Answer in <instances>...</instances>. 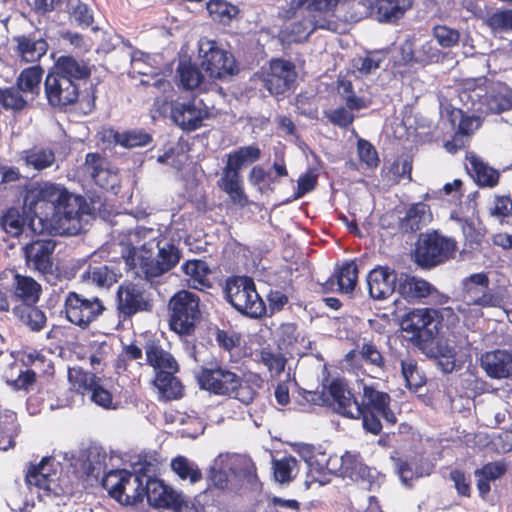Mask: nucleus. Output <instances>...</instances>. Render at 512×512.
I'll return each mask as SVG.
<instances>
[{
	"label": "nucleus",
	"mask_w": 512,
	"mask_h": 512,
	"mask_svg": "<svg viewBox=\"0 0 512 512\" xmlns=\"http://www.w3.org/2000/svg\"><path fill=\"white\" fill-rule=\"evenodd\" d=\"M23 208L41 224L39 233L76 235L82 230L86 201L68 189L50 181L25 186Z\"/></svg>",
	"instance_id": "nucleus-1"
},
{
	"label": "nucleus",
	"mask_w": 512,
	"mask_h": 512,
	"mask_svg": "<svg viewBox=\"0 0 512 512\" xmlns=\"http://www.w3.org/2000/svg\"><path fill=\"white\" fill-rule=\"evenodd\" d=\"M92 66L71 55L57 58L48 71L44 86L46 96H95L98 82L91 79Z\"/></svg>",
	"instance_id": "nucleus-2"
},
{
	"label": "nucleus",
	"mask_w": 512,
	"mask_h": 512,
	"mask_svg": "<svg viewBox=\"0 0 512 512\" xmlns=\"http://www.w3.org/2000/svg\"><path fill=\"white\" fill-rule=\"evenodd\" d=\"M197 383L202 390L217 396H227L244 404L253 402L258 392L236 372L221 363L201 366Z\"/></svg>",
	"instance_id": "nucleus-3"
},
{
	"label": "nucleus",
	"mask_w": 512,
	"mask_h": 512,
	"mask_svg": "<svg viewBox=\"0 0 512 512\" xmlns=\"http://www.w3.org/2000/svg\"><path fill=\"white\" fill-rule=\"evenodd\" d=\"M358 408L354 409L356 419H361L362 427L366 433L378 436L383 429L381 419L388 424L395 425L397 417L391 408V396L377 388L376 384L361 383Z\"/></svg>",
	"instance_id": "nucleus-4"
},
{
	"label": "nucleus",
	"mask_w": 512,
	"mask_h": 512,
	"mask_svg": "<svg viewBox=\"0 0 512 512\" xmlns=\"http://www.w3.org/2000/svg\"><path fill=\"white\" fill-rule=\"evenodd\" d=\"M339 0H291L296 9L305 8L307 15L288 27L287 35L293 42H302L317 29L334 31L337 23L332 20Z\"/></svg>",
	"instance_id": "nucleus-5"
},
{
	"label": "nucleus",
	"mask_w": 512,
	"mask_h": 512,
	"mask_svg": "<svg viewBox=\"0 0 512 512\" xmlns=\"http://www.w3.org/2000/svg\"><path fill=\"white\" fill-rule=\"evenodd\" d=\"M152 243H145L140 253L136 249L129 250L126 263L131 268L139 267L146 280H153L171 271L181 259V251L172 241L158 239L156 241L157 253L154 256L152 249L148 248Z\"/></svg>",
	"instance_id": "nucleus-6"
},
{
	"label": "nucleus",
	"mask_w": 512,
	"mask_h": 512,
	"mask_svg": "<svg viewBox=\"0 0 512 512\" xmlns=\"http://www.w3.org/2000/svg\"><path fill=\"white\" fill-rule=\"evenodd\" d=\"M442 321L443 316L437 309L414 308L403 316L401 329L415 347L428 353L433 349Z\"/></svg>",
	"instance_id": "nucleus-7"
},
{
	"label": "nucleus",
	"mask_w": 512,
	"mask_h": 512,
	"mask_svg": "<svg viewBox=\"0 0 512 512\" xmlns=\"http://www.w3.org/2000/svg\"><path fill=\"white\" fill-rule=\"evenodd\" d=\"M457 249L458 244L455 238L432 229L419 235L413 255L419 267L431 269L453 259Z\"/></svg>",
	"instance_id": "nucleus-8"
},
{
	"label": "nucleus",
	"mask_w": 512,
	"mask_h": 512,
	"mask_svg": "<svg viewBox=\"0 0 512 512\" xmlns=\"http://www.w3.org/2000/svg\"><path fill=\"white\" fill-rule=\"evenodd\" d=\"M169 328L180 336H191L195 333L202 314L200 298L188 290L176 292L168 302Z\"/></svg>",
	"instance_id": "nucleus-9"
},
{
	"label": "nucleus",
	"mask_w": 512,
	"mask_h": 512,
	"mask_svg": "<svg viewBox=\"0 0 512 512\" xmlns=\"http://www.w3.org/2000/svg\"><path fill=\"white\" fill-rule=\"evenodd\" d=\"M106 310L107 307L99 296L69 291L64 298L62 313L72 325L87 330L99 321Z\"/></svg>",
	"instance_id": "nucleus-10"
},
{
	"label": "nucleus",
	"mask_w": 512,
	"mask_h": 512,
	"mask_svg": "<svg viewBox=\"0 0 512 512\" xmlns=\"http://www.w3.org/2000/svg\"><path fill=\"white\" fill-rule=\"evenodd\" d=\"M115 306L120 321L130 320L139 313H150L154 308L151 288L142 281L124 280L117 287Z\"/></svg>",
	"instance_id": "nucleus-11"
},
{
	"label": "nucleus",
	"mask_w": 512,
	"mask_h": 512,
	"mask_svg": "<svg viewBox=\"0 0 512 512\" xmlns=\"http://www.w3.org/2000/svg\"><path fill=\"white\" fill-rule=\"evenodd\" d=\"M144 477L145 473L111 470L102 479V486L120 504L134 505L143 501Z\"/></svg>",
	"instance_id": "nucleus-12"
},
{
	"label": "nucleus",
	"mask_w": 512,
	"mask_h": 512,
	"mask_svg": "<svg viewBox=\"0 0 512 512\" xmlns=\"http://www.w3.org/2000/svg\"><path fill=\"white\" fill-rule=\"evenodd\" d=\"M200 57L202 69L211 78L224 79L238 73L234 56L215 41H207L201 45Z\"/></svg>",
	"instance_id": "nucleus-13"
},
{
	"label": "nucleus",
	"mask_w": 512,
	"mask_h": 512,
	"mask_svg": "<svg viewBox=\"0 0 512 512\" xmlns=\"http://www.w3.org/2000/svg\"><path fill=\"white\" fill-rule=\"evenodd\" d=\"M18 360L24 366L25 374H29L28 386L30 392L34 390L39 379L50 380L55 374V366L51 358L43 349L31 346L20 348Z\"/></svg>",
	"instance_id": "nucleus-14"
},
{
	"label": "nucleus",
	"mask_w": 512,
	"mask_h": 512,
	"mask_svg": "<svg viewBox=\"0 0 512 512\" xmlns=\"http://www.w3.org/2000/svg\"><path fill=\"white\" fill-rule=\"evenodd\" d=\"M297 79L295 65L284 59H272L263 82L272 95H280L294 87Z\"/></svg>",
	"instance_id": "nucleus-15"
},
{
	"label": "nucleus",
	"mask_w": 512,
	"mask_h": 512,
	"mask_svg": "<svg viewBox=\"0 0 512 512\" xmlns=\"http://www.w3.org/2000/svg\"><path fill=\"white\" fill-rule=\"evenodd\" d=\"M490 279L485 272L471 274L462 280V290L468 303L480 307H496L499 297L489 290Z\"/></svg>",
	"instance_id": "nucleus-16"
},
{
	"label": "nucleus",
	"mask_w": 512,
	"mask_h": 512,
	"mask_svg": "<svg viewBox=\"0 0 512 512\" xmlns=\"http://www.w3.org/2000/svg\"><path fill=\"white\" fill-rule=\"evenodd\" d=\"M171 117L181 129L190 132L202 127L203 121L209 117V110L202 99L190 98L185 103L174 105Z\"/></svg>",
	"instance_id": "nucleus-17"
},
{
	"label": "nucleus",
	"mask_w": 512,
	"mask_h": 512,
	"mask_svg": "<svg viewBox=\"0 0 512 512\" xmlns=\"http://www.w3.org/2000/svg\"><path fill=\"white\" fill-rule=\"evenodd\" d=\"M341 477L366 484L371 489L373 486L379 485L381 474L375 468L363 463L360 454H352L347 451L342 455Z\"/></svg>",
	"instance_id": "nucleus-18"
},
{
	"label": "nucleus",
	"mask_w": 512,
	"mask_h": 512,
	"mask_svg": "<svg viewBox=\"0 0 512 512\" xmlns=\"http://www.w3.org/2000/svg\"><path fill=\"white\" fill-rule=\"evenodd\" d=\"M294 451L297 452L308 465L307 481L311 483L317 482L321 485L330 482V478L325 477V474H323L324 467L328 465L327 461L329 460L328 454L325 451H321L319 448L308 443L295 444Z\"/></svg>",
	"instance_id": "nucleus-19"
},
{
	"label": "nucleus",
	"mask_w": 512,
	"mask_h": 512,
	"mask_svg": "<svg viewBox=\"0 0 512 512\" xmlns=\"http://www.w3.org/2000/svg\"><path fill=\"white\" fill-rule=\"evenodd\" d=\"M14 54L21 62L37 63L48 51V42L35 32L13 36Z\"/></svg>",
	"instance_id": "nucleus-20"
},
{
	"label": "nucleus",
	"mask_w": 512,
	"mask_h": 512,
	"mask_svg": "<svg viewBox=\"0 0 512 512\" xmlns=\"http://www.w3.org/2000/svg\"><path fill=\"white\" fill-rule=\"evenodd\" d=\"M396 271L389 266H376L367 275L368 291L371 298L384 300L396 291Z\"/></svg>",
	"instance_id": "nucleus-21"
},
{
	"label": "nucleus",
	"mask_w": 512,
	"mask_h": 512,
	"mask_svg": "<svg viewBox=\"0 0 512 512\" xmlns=\"http://www.w3.org/2000/svg\"><path fill=\"white\" fill-rule=\"evenodd\" d=\"M51 457H43L38 464H31L25 475V482L31 489L35 487L38 492L43 491L44 495L58 494L56 492V474L50 467Z\"/></svg>",
	"instance_id": "nucleus-22"
},
{
	"label": "nucleus",
	"mask_w": 512,
	"mask_h": 512,
	"mask_svg": "<svg viewBox=\"0 0 512 512\" xmlns=\"http://www.w3.org/2000/svg\"><path fill=\"white\" fill-rule=\"evenodd\" d=\"M56 244L51 239H38L24 247L25 258L34 270L48 274L52 272V254Z\"/></svg>",
	"instance_id": "nucleus-23"
},
{
	"label": "nucleus",
	"mask_w": 512,
	"mask_h": 512,
	"mask_svg": "<svg viewBox=\"0 0 512 512\" xmlns=\"http://www.w3.org/2000/svg\"><path fill=\"white\" fill-rule=\"evenodd\" d=\"M371 13L380 23L397 24L412 8L414 0H368Z\"/></svg>",
	"instance_id": "nucleus-24"
},
{
	"label": "nucleus",
	"mask_w": 512,
	"mask_h": 512,
	"mask_svg": "<svg viewBox=\"0 0 512 512\" xmlns=\"http://www.w3.org/2000/svg\"><path fill=\"white\" fill-rule=\"evenodd\" d=\"M432 221L430 206L424 202L411 204L405 215L399 218L398 229L403 234H411L420 230Z\"/></svg>",
	"instance_id": "nucleus-25"
},
{
	"label": "nucleus",
	"mask_w": 512,
	"mask_h": 512,
	"mask_svg": "<svg viewBox=\"0 0 512 512\" xmlns=\"http://www.w3.org/2000/svg\"><path fill=\"white\" fill-rule=\"evenodd\" d=\"M146 364L151 366L155 374L160 371H179L180 367L175 357L165 350L160 342L149 339L144 345Z\"/></svg>",
	"instance_id": "nucleus-26"
},
{
	"label": "nucleus",
	"mask_w": 512,
	"mask_h": 512,
	"mask_svg": "<svg viewBox=\"0 0 512 512\" xmlns=\"http://www.w3.org/2000/svg\"><path fill=\"white\" fill-rule=\"evenodd\" d=\"M328 390L336 411L346 418L356 419L354 409L358 408L359 397H356L347 385L338 379L332 380Z\"/></svg>",
	"instance_id": "nucleus-27"
},
{
	"label": "nucleus",
	"mask_w": 512,
	"mask_h": 512,
	"mask_svg": "<svg viewBox=\"0 0 512 512\" xmlns=\"http://www.w3.org/2000/svg\"><path fill=\"white\" fill-rule=\"evenodd\" d=\"M107 160L99 153H88L85 157V169L94 182L103 189H113L117 174L107 168Z\"/></svg>",
	"instance_id": "nucleus-28"
},
{
	"label": "nucleus",
	"mask_w": 512,
	"mask_h": 512,
	"mask_svg": "<svg viewBox=\"0 0 512 512\" xmlns=\"http://www.w3.org/2000/svg\"><path fill=\"white\" fill-rule=\"evenodd\" d=\"M401 51L406 62L422 66L438 62L440 58V51L432 41H426L420 46H416L413 40H406L401 47Z\"/></svg>",
	"instance_id": "nucleus-29"
},
{
	"label": "nucleus",
	"mask_w": 512,
	"mask_h": 512,
	"mask_svg": "<svg viewBox=\"0 0 512 512\" xmlns=\"http://www.w3.org/2000/svg\"><path fill=\"white\" fill-rule=\"evenodd\" d=\"M219 188L229 195L231 201L240 207H246L249 204L248 196L245 194L242 178L239 171L227 165L222 170V175L218 180Z\"/></svg>",
	"instance_id": "nucleus-30"
},
{
	"label": "nucleus",
	"mask_w": 512,
	"mask_h": 512,
	"mask_svg": "<svg viewBox=\"0 0 512 512\" xmlns=\"http://www.w3.org/2000/svg\"><path fill=\"white\" fill-rule=\"evenodd\" d=\"M481 366L492 378H507L512 374V354L500 349L486 352L481 357Z\"/></svg>",
	"instance_id": "nucleus-31"
},
{
	"label": "nucleus",
	"mask_w": 512,
	"mask_h": 512,
	"mask_svg": "<svg viewBox=\"0 0 512 512\" xmlns=\"http://www.w3.org/2000/svg\"><path fill=\"white\" fill-rule=\"evenodd\" d=\"M508 471V463L504 460L488 462L474 471L476 487L480 497L485 498L491 491L490 483L501 479Z\"/></svg>",
	"instance_id": "nucleus-32"
},
{
	"label": "nucleus",
	"mask_w": 512,
	"mask_h": 512,
	"mask_svg": "<svg viewBox=\"0 0 512 512\" xmlns=\"http://www.w3.org/2000/svg\"><path fill=\"white\" fill-rule=\"evenodd\" d=\"M19 354L20 349L10 352L13 360L3 368L1 377L12 390L29 393L28 380L30 375L25 374L24 366L18 360Z\"/></svg>",
	"instance_id": "nucleus-33"
},
{
	"label": "nucleus",
	"mask_w": 512,
	"mask_h": 512,
	"mask_svg": "<svg viewBox=\"0 0 512 512\" xmlns=\"http://www.w3.org/2000/svg\"><path fill=\"white\" fill-rule=\"evenodd\" d=\"M181 269L186 276L189 287L199 291L212 287L209 279L211 270L206 261L201 259L187 260L182 264Z\"/></svg>",
	"instance_id": "nucleus-34"
},
{
	"label": "nucleus",
	"mask_w": 512,
	"mask_h": 512,
	"mask_svg": "<svg viewBox=\"0 0 512 512\" xmlns=\"http://www.w3.org/2000/svg\"><path fill=\"white\" fill-rule=\"evenodd\" d=\"M396 290L405 300L413 301L428 297L432 293L433 286L424 279L408 274H400L397 279Z\"/></svg>",
	"instance_id": "nucleus-35"
},
{
	"label": "nucleus",
	"mask_w": 512,
	"mask_h": 512,
	"mask_svg": "<svg viewBox=\"0 0 512 512\" xmlns=\"http://www.w3.org/2000/svg\"><path fill=\"white\" fill-rule=\"evenodd\" d=\"M466 169L481 186L494 187L499 181V172L489 167L480 157L470 152L466 155Z\"/></svg>",
	"instance_id": "nucleus-36"
},
{
	"label": "nucleus",
	"mask_w": 512,
	"mask_h": 512,
	"mask_svg": "<svg viewBox=\"0 0 512 512\" xmlns=\"http://www.w3.org/2000/svg\"><path fill=\"white\" fill-rule=\"evenodd\" d=\"M36 304L37 303H19L13 308L15 318L33 332L43 330L47 323V317L44 311Z\"/></svg>",
	"instance_id": "nucleus-37"
},
{
	"label": "nucleus",
	"mask_w": 512,
	"mask_h": 512,
	"mask_svg": "<svg viewBox=\"0 0 512 512\" xmlns=\"http://www.w3.org/2000/svg\"><path fill=\"white\" fill-rule=\"evenodd\" d=\"M20 433V424L16 412L0 410V450L7 451L15 447V438Z\"/></svg>",
	"instance_id": "nucleus-38"
},
{
	"label": "nucleus",
	"mask_w": 512,
	"mask_h": 512,
	"mask_svg": "<svg viewBox=\"0 0 512 512\" xmlns=\"http://www.w3.org/2000/svg\"><path fill=\"white\" fill-rule=\"evenodd\" d=\"M41 285L32 277L14 273L13 294L20 303H38Z\"/></svg>",
	"instance_id": "nucleus-39"
},
{
	"label": "nucleus",
	"mask_w": 512,
	"mask_h": 512,
	"mask_svg": "<svg viewBox=\"0 0 512 512\" xmlns=\"http://www.w3.org/2000/svg\"><path fill=\"white\" fill-rule=\"evenodd\" d=\"M179 371H160L155 374L154 385L159 393L168 400L179 399L183 396V385L176 374Z\"/></svg>",
	"instance_id": "nucleus-40"
},
{
	"label": "nucleus",
	"mask_w": 512,
	"mask_h": 512,
	"mask_svg": "<svg viewBox=\"0 0 512 512\" xmlns=\"http://www.w3.org/2000/svg\"><path fill=\"white\" fill-rule=\"evenodd\" d=\"M256 289L252 278L248 276L233 277L226 281L225 294L228 302L236 309L242 306V300L250 290Z\"/></svg>",
	"instance_id": "nucleus-41"
},
{
	"label": "nucleus",
	"mask_w": 512,
	"mask_h": 512,
	"mask_svg": "<svg viewBox=\"0 0 512 512\" xmlns=\"http://www.w3.org/2000/svg\"><path fill=\"white\" fill-rule=\"evenodd\" d=\"M358 265L356 260L345 261L333 273L337 282V292L343 294L352 293L358 282Z\"/></svg>",
	"instance_id": "nucleus-42"
},
{
	"label": "nucleus",
	"mask_w": 512,
	"mask_h": 512,
	"mask_svg": "<svg viewBox=\"0 0 512 512\" xmlns=\"http://www.w3.org/2000/svg\"><path fill=\"white\" fill-rule=\"evenodd\" d=\"M257 362L265 366L272 378L279 377L285 370L287 358L279 349L273 350L271 347H263L258 352Z\"/></svg>",
	"instance_id": "nucleus-43"
},
{
	"label": "nucleus",
	"mask_w": 512,
	"mask_h": 512,
	"mask_svg": "<svg viewBox=\"0 0 512 512\" xmlns=\"http://www.w3.org/2000/svg\"><path fill=\"white\" fill-rule=\"evenodd\" d=\"M261 150L257 145L239 147L227 155L226 165L239 171L249 164L259 160Z\"/></svg>",
	"instance_id": "nucleus-44"
},
{
	"label": "nucleus",
	"mask_w": 512,
	"mask_h": 512,
	"mask_svg": "<svg viewBox=\"0 0 512 512\" xmlns=\"http://www.w3.org/2000/svg\"><path fill=\"white\" fill-rule=\"evenodd\" d=\"M44 69L40 65L24 68L17 77L16 84L24 93L38 94Z\"/></svg>",
	"instance_id": "nucleus-45"
},
{
	"label": "nucleus",
	"mask_w": 512,
	"mask_h": 512,
	"mask_svg": "<svg viewBox=\"0 0 512 512\" xmlns=\"http://www.w3.org/2000/svg\"><path fill=\"white\" fill-rule=\"evenodd\" d=\"M180 85L185 90H194L200 86L204 76L200 69L191 61H181L177 67Z\"/></svg>",
	"instance_id": "nucleus-46"
},
{
	"label": "nucleus",
	"mask_w": 512,
	"mask_h": 512,
	"mask_svg": "<svg viewBox=\"0 0 512 512\" xmlns=\"http://www.w3.org/2000/svg\"><path fill=\"white\" fill-rule=\"evenodd\" d=\"M109 133L114 143L119 144L124 148L142 147L148 145L152 141L150 134L142 130H130L122 133L110 130Z\"/></svg>",
	"instance_id": "nucleus-47"
},
{
	"label": "nucleus",
	"mask_w": 512,
	"mask_h": 512,
	"mask_svg": "<svg viewBox=\"0 0 512 512\" xmlns=\"http://www.w3.org/2000/svg\"><path fill=\"white\" fill-rule=\"evenodd\" d=\"M236 310L243 315L253 319H260L267 316V307L257 290H250L242 300V306H237Z\"/></svg>",
	"instance_id": "nucleus-48"
},
{
	"label": "nucleus",
	"mask_w": 512,
	"mask_h": 512,
	"mask_svg": "<svg viewBox=\"0 0 512 512\" xmlns=\"http://www.w3.org/2000/svg\"><path fill=\"white\" fill-rule=\"evenodd\" d=\"M171 469L182 480H189L195 484L202 479L201 470L185 456H177L171 461Z\"/></svg>",
	"instance_id": "nucleus-49"
},
{
	"label": "nucleus",
	"mask_w": 512,
	"mask_h": 512,
	"mask_svg": "<svg viewBox=\"0 0 512 512\" xmlns=\"http://www.w3.org/2000/svg\"><path fill=\"white\" fill-rule=\"evenodd\" d=\"M25 219L15 207L8 208L0 217V226L11 237H18L24 230Z\"/></svg>",
	"instance_id": "nucleus-50"
},
{
	"label": "nucleus",
	"mask_w": 512,
	"mask_h": 512,
	"mask_svg": "<svg viewBox=\"0 0 512 512\" xmlns=\"http://www.w3.org/2000/svg\"><path fill=\"white\" fill-rule=\"evenodd\" d=\"M24 153L26 164L38 171L51 167L55 162V154L51 149L34 147Z\"/></svg>",
	"instance_id": "nucleus-51"
},
{
	"label": "nucleus",
	"mask_w": 512,
	"mask_h": 512,
	"mask_svg": "<svg viewBox=\"0 0 512 512\" xmlns=\"http://www.w3.org/2000/svg\"><path fill=\"white\" fill-rule=\"evenodd\" d=\"M212 18L222 23H229L239 13V9L223 0H211L207 5Z\"/></svg>",
	"instance_id": "nucleus-52"
},
{
	"label": "nucleus",
	"mask_w": 512,
	"mask_h": 512,
	"mask_svg": "<svg viewBox=\"0 0 512 512\" xmlns=\"http://www.w3.org/2000/svg\"><path fill=\"white\" fill-rule=\"evenodd\" d=\"M401 372L406 386L412 391H417L426 383L425 378L418 370L417 362L412 358L401 360Z\"/></svg>",
	"instance_id": "nucleus-53"
},
{
	"label": "nucleus",
	"mask_w": 512,
	"mask_h": 512,
	"mask_svg": "<svg viewBox=\"0 0 512 512\" xmlns=\"http://www.w3.org/2000/svg\"><path fill=\"white\" fill-rule=\"evenodd\" d=\"M359 354L362 361L367 365L381 370L385 368V357L373 340L366 341L364 338L362 345L359 347Z\"/></svg>",
	"instance_id": "nucleus-54"
},
{
	"label": "nucleus",
	"mask_w": 512,
	"mask_h": 512,
	"mask_svg": "<svg viewBox=\"0 0 512 512\" xmlns=\"http://www.w3.org/2000/svg\"><path fill=\"white\" fill-rule=\"evenodd\" d=\"M183 505L185 506L184 495L181 492H177L172 487L165 485L160 491L154 507L180 511Z\"/></svg>",
	"instance_id": "nucleus-55"
},
{
	"label": "nucleus",
	"mask_w": 512,
	"mask_h": 512,
	"mask_svg": "<svg viewBox=\"0 0 512 512\" xmlns=\"http://www.w3.org/2000/svg\"><path fill=\"white\" fill-rule=\"evenodd\" d=\"M274 477L280 483H288L293 478L294 470H298V461L293 456L283 457L273 461Z\"/></svg>",
	"instance_id": "nucleus-56"
},
{
	"label": "nucleus",
	"mask_w": 512,
	"mask_h": 512,
	"mask_svg": "<svg viewBox=\"0 0 512 512\" xmlns=\"http://www.w3.org/2000/svg\"><path fill=\"white\" fill-rule=\"evenodd\" d=\"M215 341L220 349L231 353L235 348L240 347L242 336L239 332L233 329H220L219 327L214 328L213 332Z\"/></svg>",
	"instance_id": "nucleus-57"
},
{
	"label": "nucleus",
	"mask_w": 512,
	"mask_h": 512,
	"mask_svg": "<svg viewBox=\"0 0 512 512\" xmlns=\"http://www.w3.org/2000/svg\"><path fill=\"white\" fill-rule=\"evenodd\" d=\"M89 278L98 287H110L118 281L119 274L107 265L96 266L88 271Z\"/></svg>",
	"instance_id": "nucleus-58"
},
{
	"label": "nucleus",
	"mask_w": 512,
	"mask_h": 512,
	"mask_svg": "<svg viewBox=\"0 0 512 512\" xmlns=\"http://www.w3.org/2000/svg\"><path fill=\"white\" fill-rule=\"evenodd\" d=\"M433 36L438 44L443 48H451L458 44L460 33L458 30L446 25H436L433 27Z\"/></svg>",
	"instance_id": "nucleus-59"
},
{
	"label": "nucleus",
	"mask_w": 512,
	"mask_h": 512,
	"mask_svg": "<svg viewBox=\"0 0 512 512\" xmlns=\"http://www.w3.org/2000/svg\"><path fill=\"white\" fill-rule=\"evenodd\" d=\"M357 153L360 161L369 168H376L380 163L376 148L365 139L357 141Z\"/></svg>",
	"instance_id": "nucleus-60"
},
{
	"label": "nucleus",
	"mask_w": 512,
	"mask_h": 512,
	"mask_svg": "<svg viewBox=\"0 0 512 512\" xmlns=\"http://www.w3.org/2000/svg\"><path fill=\"white\" fill-rule=\"evenodd\" d=\"M239 476L246 482L252 491L259 492L262 490V483L257 475V467L251 459L245 460L242 463L239 469Z\"/></svg>",
	"instance_id": "nucleus-61"
},
{
	"label": "nucleus",
	"mask_w": 512,
	"mask_h": 512,
	"mask_svg": "<svg viewBox=\"0 0 512 512\" xmlns=\"http://www.w3.org/2000/svg\"><path fill=\"white\" fill-rule=\"evenodd\" d=\"M91 400L98 406L104 409H115L116 406L113 404L112 393L105 389L102 385L92 382L90 385Z\"/></svg>",
	"instance_id": "nucleus-62"
},
{
	"label": "nucleus",
	"mask_w": 512,
	"mask_h": 512,
	"mask_svg": "<svg viewBox=\"0 0 512 512\" xmlns=\"http://www.w3.org/2000/svg\"><path fill=\"white\" fill-rule=\"evenodd\" d=\"M381 58L375 53H368L353 59V66L362 74L368 75L380 67Z\"/></svg>",
	"instance_id": "nucleus-63"
},
{
	"label": "nucleus",
	"mask_w": 512,
	"mask_h": 512,
	"mask_svg": "<svg viewBox=\"0 0 512 512\" xmlns=\"http://www.w3.org/2000/svg\"><path fill=\"white\" fill-rule=\"evenodd\" d=\"M488 25L494 30H512V9H505L493 13L488 18Z\"/></svg>",
	"instance_id": "nucleus-64"
}]
</instances>
